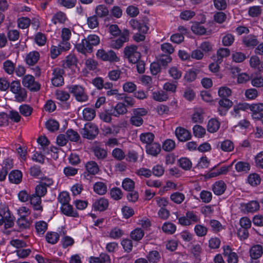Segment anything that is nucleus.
Wrapping results in <instances>:
<instances>
[{
	"label": "nucleus",
	"mask_w": 263,
	"mask_h": 263,
	"mask_svg": "<svg viewBox=\"0 0 263 263\" xmlns=\"http://www.w3.org/2000/svg\"><path fill=\"white\" fill-rule=\"evenodd\" d=\"M100 37L96 34H90L82 40L81 43L76 45L77 50L83 54L91 53L93 46H97L100 43Z\"/></svg>",
	"instance_id": "nucleus-1"
},
{
	"label": "nucleus",
	"mask_w": 263,
	"mask_h": 263,
	"mask_svg": "<svg viewBox=\"0 0 263 263\" xmlns=\"http://www.w3.org/2000/svg\"><path fill=\"white\" fill-rule=\"evenodd\" d=\"M10 91L14 95L15 101L18 102L25 101L27 98V91L21 86L18 80L12 81L9 87Z\"/></svg>",
	"instance_id": "nucleus-2"
},
{
	"label": "nucleus",
	"mask_w": 263,
	"mask_h": 263,
	"mask_svg": "<svg viewBox=\"0 0 263 263\" xmlns=\"http://www.w3.org/2000/svg\"><path fill=\"white\" fill-rule=\"evenodd\" d=\"M132 115L129 119L130 123L135 126L139 127L143 123L142 117L147 114V110L144 108H138L133 109Z\"/></svg>",
	"instance_id": "nucleus-3"
},
{
	"label": "nucleus",
	"mask_w": 263,
	"mask_h": 263,
	"mask_svg": "<svg viewBox=\"0 0 263 263\" xmlns=\"http://www.w3.org/2000/svg\"><path fill=\"white\" fill-rule=\"evenodd\" d=\"M138 47L136 45L126 46L124 49V57L129 62L135 63L141 58V53L138 51Z\"/></svg>",
	"instance_id": "nucleus-4"
},
{
	"label": "nucleus",
	"mask_w": 263,
	"mask_h": 263,
	"mask_svg": "<svg viewBox=\"0 0 263 263\" xmlns=\"http://www.w3.org/2000/svg\"><path fill=\"white\" fill-rule=\"evenodd\" d=\"M0 214L2 215L4 220V227L6 229L13 227L14 217L10 214L8 206L5 203H0Z\"/></svg>",
	"instance_id": "nucleus-5"
},
{
	"label": "nucleus",
	"mask_w": 263,
	"mask_h": 263,
	"mask_svg": "<svg viewBox=\"0 0 263 263\" xmlns=\"http://www.w3.org/2000/svg\"><path fill=\"white\" fill-rule=\"evenodd\" d=\"M67 88L69 91L74 96L77 101L83 102L88 100V96L82 86L74 85L69 86Z\"/></svg>",
	"instance_id": "nucleus-6"
},
{
	"label": "nucleus",
	"mask_w": 263,
	"mask_h": 263,
	"mask_svg": "<svg viewBox=\"0 0 263 263\" xmlns=\"http://www.w3.org/2000/svg\"><path fill=\"white\" fill-rule=\"evenodd\" d=\"M99 130L97 126L92 123L86 124L82 129L81 134L84 138L93 139L98 134Z\"/></svg>",
	"instance_id": "nucleus-7"
},
{
	"label": "nucleus",
	"mask_w": 263,
	"mask_h": 263,
	"mask_svg": "<svg viewBox=\"0 0 263 263\" xmlns=\"http://www.w3.org/2000/svg\"><path fill=\"white\" fill-rule=\"evenodd\" d=\"M98 58L104 61L118 62L120 59L117 57L115 51L112 50L106 51L103 49H99L97 53Z\"/></svg>",
	"instance_id": "nucleus-8"
},
{
	"label": "nucleus",
	"mask_w": 263,
	"mask_h": 263,
	"mask_svg": "<svg viewBox=\"0 0 263 263\" xmlns=\"http://www.w3.org/2000/svg\"><path fill=\"white\" fill-rule=\"evenodd\" d=\"M23 85L32 91H37L40 89L39 83L35 81L33 76L27 74L22 79Z\"/></svg>",
	"instance_id": "nucleus-9"
},
{
	"label": "nucleus",
	"mask_w": 263,
	"mask_h": 263,
	"mask_svg": "<svg viewBox=\"0 0 263 263\" xmlns=\"http://www.w3.org/2000/svg\"><path fill=\"white\" fill-rule=\"evenodd\" d=\"M129 32L127 29H124L120 37L111 41V46L115 49H119L123 45L124 43L129 40Z\"/></svg>",
	"instance_id": "nucleus-10"
},
{
	"label": "nucleus",
	"mask_w": 263,
	"mask_h": 263,
	"mask_svg": "<svg viewBox=\"0 0 263 263\" xmlns=\"http://www.w3.org/2000/svg\"><path fill=\"white\" fill-rule=\"evenodd\" d=\"M64 70L60 67L54 68L52 70V74L53 76L51 81L52 84L56 87H59L63 85Z\"/></svg>",
	"instance_id": "nucleus-11"
},
{
	"label": "nucleus",
	"mask_w": 263,
	"mask_h": 263,
	"mask_svg": "<svg viewBox=\"0 0 263 263\" xmlns=\"http://www.w3.org/2000/svg\"><path fill=\"white\" fill-rule=\"evenodd\" d=\"M71 35V30L67 28H64L61 31V37L62 41L60 43V46L62 49L69 50L70 48V44L68 42Z\"/></svg>",
	"instance_id": "nucleus-12"
},
{
	"label": "nucleus",
	"mask_w": 263,
	"mask_h": 263,
	"mask_svg": "<svg viewBox=\"0 0 263 263\" xmlns=\"http://www.w3.org/2000/svg\"><path fill=\"white\" fill-rule=\"evenodd\" d=\"M218 104V111L221 116L225 115L229 109L233 105L232 101L225 98L220 99Z\"/></svg>",
	"instance_id": "nucleus-13"
},
{
	"label": "nucleus",
	"mask_w": 263,
	"mask_h": 263,
	"mask_svg": "<svg viewBox=\"0 0 263 263\" xmlns=\"http://www.w3.org/2000/svg\"><path fill=\"white\" fill-rule=\"evenodd\" d=\"M127 112V109L124 103L119 102L114 107L110 108V114L116 117H119Z\"/></svg>",
	"instance_id": "nucleus-14"
},
{
	"label": "nucleus",
	"mask_w": 263,
	"mask_h": 263,
	"mask_svg": "<svg viewBox=\"0 0 263 263\" xmlns=\"http://www.w3.org/2000/svg\"><path fill=\"white\" fill-rule=\"evenodd\" d=\"M175 135L180 141H186L191 138V133L185 128L178 127L176 129Z\"/></svg>",
	"instance_id": "nucleus-15"
},
{
	"label": "nucleus",
	"mask_w": 263,
	"mask_h": 263,
	"mask_svg": "<svg viewBox=\"0 0 263 263\" xmlns=\"http://www.w3.org/2000/svg\"><path fill=\"white\" fill-rule=\"evenodd\" d=\"M108 204V200L101 197L94 201L92 207L95 211H104L107 209Z\"/></svg>",
	"instance_id": "nucleus-16"
},
{
	"label": "nucleus",
	"mask_w": 263,
	"mask_h": 263,
	"mask_svg": "<svg viewBox=\"0 0 263 263\" xmlns=\"http://www.w3.org/2000/svg\"><path fill=\"white\" fill-rule=\"evenodd\" d=\"M129 23L133 29L137 30L141 33H146L148 31V27L143 21L139 22L135 19H132Z\"/></svg>",
	"instance_id": "nucleus-17"
},
{
	"label": "nucleus",
	"mask_w": 263,
	"mask_h": 263,
	"mask_svg": "<svg viewBox=\"0 0 263 263\" xmlns=\"http://www.w3.org/2000/svg\"><path fill=\"white\" fill-rule=\"evenodd\" d=\"M242 43L247 47L253 48L257 45L259 42L255 35L249 34L243 38Z\"/></svg>",
	"instance_id": "nucleus-18"
},
{
	"label": "nucleus",
	"mask_w": 263,
	"mask_h": 263,
	"mask_svg": "<svg viewBox=\"0 0 263 263\" xmlns=\"http://www.w3.org/2000/svg\"><path fill=\"white\" fill-rule=\"evenodd\" d=\"M60 209L62 213L67 216L73 217L79 216L78 212L73 210L72 206L69 203L61 205Z\"/></svg>",
	"instance_id": "nucleus-19"
},
{
	"label": "nucleus",
	"mask_w": 263,
	"mask_h": 263,
	"mask_svg": "<svg viewBox=\"0 0 263 263\" xmlns=\"http://www.w3.org/2000/svg\"><path fill=\"white\" fill-rule=\"evenodd\" d=\"M29 200L31 204L32 205L35 210L42 211L43 208L41 205L42 201L41 197L35 194H33L30 195Z\"/></svg>",
	"instance_id": "nucleus-20"
},
{
	"label": "nucleus",
	"mask_w": 263,
	"mask_h": 263,
	"mask_svg": "<svg viewBox=\"0 0 263 263\" xmlns=\"http://www.w3.org/2000/svg\"><path fill=\"white\" fill-rule=\"evenodd\" d=\"M263 254V249L261 245L253 246L250 250V255L251 259H258Z\"/></svg>",
	"instance_id": "nucleus-21"
},
{
	"label": "nucleus",
	"mask_w": 263,
	"mask_h": 263,
	"mask_svg": "<svg viewBox=\"0 0 263 263\" xmlns=\"http://www.w3.org/2000/svg\"><path fill=\"white\" fill-rule=\"evenodd\" d=\"M146 153L153 156H157L161 152L160 145L157 143H154L146 145Z\"/></svg>",
	"instance_id": "nucleus-22"
},
{
	"label": "nucleus",
	"mask_w": 263,
	"mask_h": 263,
	"mask_svg": "<svg viewBox=\"0 0 263 263\" xmlns=\"http://www.w3.org/2000/svg\"><path fill=\"white\" fill-rule=\"evenodd\" d=\"M226 189V185L223 181L216 182L212 187V190L215 194L217 195H222Z\"/></svg>",
	"instance_id": "nucleus-23"
},
{
	"label": "nucleus",
	"mask_w": 263,
	"mask_h": 263,
	"mask_svg": "<svg viewBox=\"0 0 263 263\" xmlns=\"http://www.w3.org/2000/svg\"><path fill=\"white\" fill-rule=\"evenodd\" d=\"M220 126V122L216 119L213 118L208 123L207 130L210 133H214L219 129Z\"/></svg>",
	"instance_id": "nucleus-24"
},
{
	"label": "nucleus",
	"mask_w": 263,
	"mask_h": 263,
	"mask_svg": "<svg viewBox=\"0 0 263 263\" xmlns=\"http://www.w3.org/2000/svg\"><path fill=\"white\" fill-rule=\"evenodd\" d=\"M93 189L94 192L100 195L105 194L107 191V185L103 182H96L93 185Z\"/></svg>",
	"instance_id": "nucleus-25"
},
{
	"label": "nucleus",
	"mask_w": 263,
	"mask_h": 263,
	"mask_svg": "<svg viewBox=\"0 0 263 263\" xmlns=\"http://www.w3.org/2000/svg\"><path fill=\"white\" fill-rule=\"evenodd\" d=\"M40 58V54L37 51H32L28 53L26 57V63L29 65L36 64Z\"/></svg>",
	"instance_id": "nucleus-26"
},
{
	"label": "nucleus",
	"mask_w": 263,
	"mask_h": 263,
	"mask_svg": "<svg viewBox=\"0 0 263 263\" xmlns=\"http://www.w3.org/2000/svg\"><path fill=\"white\" fill-rule=\"evenodd\" d=\"M9 181L13 183H20L22 179V174L18 170L13 171L9 174Z\"/></svg>",
	"instance_id": "nucleus-27"
},
{
	"label": "nucleus",
	"mask_w": 263,
	"mask_h": 263,
	"mask_svg": "<svg viewBox=\"0 0 263 263\" xmlns=\"http://www.w3.org/2000/svg\"><path fill=\"white\" fill-rule=\"evenodd\" d=\"M85 167L88 173L91 175L97 174L99 168L97 163L95 161H89L85 165Z\"/></svg>",
	"instance_id": "nucleus-28"
},
{
	"label": "nucleus",
	"mask_w": 263,
	"mask_h": 263,
	"mask_svg": "<svg viewBox=\"0 0 263 263\" xmlns=\"http://www.w3.org/2000/svg\"><path fill=\"white\" fill-rule=\"evenodd\" d=\"M219 147L223 152H230L234 149V145L231 140H225L220 143Z\"/></svg>",
	"instance_id": "nucleus-29"
},
{
	"label": "nucleus",
	"mask_w": 263,
	"mask_h": 263,
	"mask_svg": "<svg viewBox=\"0 0 263 263\" xmlns=\"http://www.w3.org/2000/svg\"><path fill=\"white\" fill-rule=\"evenodd\" d=\"M152 97L155 101L163 102L168 99V95L166 92L163 91H156L153 92Z\"/></svg>",
	"instance_id": "nucleus-30"
},
{
	"label": "nucleus",
	"mask_w": 263,
	"mask_h": 263,
	"mask_svg": "<svg viewBox=\"0 0 263 263\" xmlns=\"http://www.w3.org/2000/svg\"><path fill=\"white\" fill-rule=\"evenodd\" d=\"M96 116V111L94 109L91 108H85L83 110V117L86 121H91L94 119Z\"/></svg>",
	"instance_id": "nucleus-31"
},
{
	"label": "nucleus",
	"mask_w": 263,
	"mask_h": 263,
	"mask_svg": "<svg viewBox=\"0 0 263 263\" xmlns=\"http://www.w3.org/2000/svg\"><path fill=\"white\" fill-rule=\"evenodd\" d=\"M162 229L163 232L167 234H173L176 230V227L172 222H166L163 223Z\"/></svg>",
	"instance_id": "nucleus-32"
},
{
	"label": "nucleus",
	"mask_w": 263,
	"mask_h": 263,
	"mask_svg": "<svg viewBox=\"0 0 263 263\" xmlns=\"http://www.w3.org/2000/svg\"><path fill=\"white\" fill-rule=\"evenodd\" d=\"M230 54V50L228 48H221L217 51V62L220 63L223 58H226Z\"/></svg>",
	"instance_id": "nucleus-33"
},
{
	"label": "nucleus",
	"mask_w": 263,
	"mask_h": 263,
	"mask_svg": "<svg viewBox=\"0 0 263 263\" xmlns=\"http://www.w3.org/2000/svg\"><path fill=\"white\" fill-rule=\"evenodd\" d=\"M245 209L248 212H254L259 209V204L257 201H251L244 205Z\"/></svg>",
	"instance_id": "nucleus-34"
},
{
	"label": "nucleus",
	"mask_w": 263,
	"mask_h": 263,
	"mask_svg": "<svg viewBox=\"0 0 263 263\" xmlns=\"http://www.w3.org/2000/svg\"><path fill=\"white\" fill-rule=\"evenodd\" d=\"M154 135L152 133H144L141 134L140 136V139L143 143L147 144V145L151 144L153 141Z\"/></svg>",
	"instance_id": "nucleus-35"
},
{
	"label": "nucleus",
	"mask_w": 263,
	"mask_h": 263,
	"mask_svg": "<svg viewBox=\"0 0 263 263\" xmlns=\"http://www.w3.org/2000/svg\"><path fill=\"white\" fill-rule=\"evenodd\" d=\"M16 223L19 227L20 231L27 229L30 227V222L25 217V216H22L16 221Z\"/></svg>",
	"instance_id": "nucleus-36"
},
{
	"label": "nucleus",
	"mask_w": 263,
	"mask_h": 263,
	"mask_svg": "<svg viewBox=\"0 0 263 263\" xmlns=\"http://www.w3.org/2000/svg\"><path fill=\"white\" fill-rule=\"evenodd\" d=\"M3 68L7 74H12L14 72L15 65L11 61L7 60L3 63Z\"/></svg>",
	"instance_id": "nucleus-37"
},
{
	"label": "nucleus",
	"mask_w": 263,
	"mask_h": 263,
	"mask_svg": "<svg viewBox=\"0 0 263 263\" xmlns=\"http://www.w3.org/2000/svg\"><path fill=\"white\" fill-rule=\"evenodd\" d=\"M93 152L98 159H104L107 155V151L104 148L99 146L95 147Z\"/></svg>",
	"instance_id": "nucleus-38"
},
{
	"label": "nucleus",
	"mask_w": 263,
	"mask_h": 263,
	"mask_svg": "<svg viewBox=\"0 0 263 263\" xmlns=\"http://www.w3.org/2000/svg\"><path fill=\"white\" fill-rule=\"evenodd\" d=\"M97 16L103 17L108 14L109 11L107 8L104 5H100L97 6L95 10Z\"/></svg>",
	"instance_id": "nucleus-39"
},
{
	"label": "nucleus",
	"mask_w": 263,
	"mask_h": 263,
	"mask_svg": "<svg viewBox=\"0 0 263 263\" xmlns=\"http://www.w3.org/2000/svg\"><path fill=\"white\" fill-rule=\"evenodd\" d=\"M35 227L39 234H43L47 229L48 224L44 221H39L35 222Z\"/></svg>",
	"instance_id": "nucleus-40"
},
{
	"label": "nucleus",
	"mask_w": 263,
	"mask_h": 263,
	"mask_svg": "<svg viewBox=\"0 0 263 263\" xmlns=\"http://www.w3.org/2000/svg\"><path fill=\"white\" fill-rule=\"evenodd\" d=\"M235 169L238 172H247L250 169V165L247 162L239 161L235 164Z\"/></svg>",
	"instance_id": "nucleus-41"
},
{
	"label": "nucleus",
	"mask_w": 263,
	"mask_h": 263,
	"mask_svg": "<svg viewBox=\"0 0 263 263\" xmlns=\"http://www.w3.org/2000/svg\"><path fill=\"white\" fill-rule=\"evenodd\" d=\"M157 59L158 63L163 66L167 65L172 61V58L168 54H160L158 55Z\"/></svg>",
	"instance_id": "nucleus-42"
},
{
	"label": "nucleus",
	"mask_w": 263,
	"mask_h": 263,
	"mask_svg": "<svg viewBox=\"0 0 263 263\" xmlns=\"http://www.w3.org/2000/svg\"><path fill=\"white\" fill-rule=\"evenodd\" d=\"M66 20V16L65 13L62 12H58L55 13L52 17V22L54 24H57L58 22L60 23H64Z\"/></svg>",
	"instance_id": "nucleus-43"
},
{
	"label": "nucleus",
	"mask_w": 263,
	"mask_h": 263,
	"mask_svg": "<svg viewBox=\"0 0 263 263\" xmlns=\"http://www.w3.org/2000/svg\"><path fill=\"white\" fill-rule=\"evenodd\" d=\"M46 239L48 243H56L59 239V235L56 232H48L46 235Z\"/></svg>",
	"instance_id": "nucleus-44"
},
{
	"label": "nucleus",
	"mask_w": 263,
	"mask_h": 263,
	"mask_svg": "<svg viewBox=\"0 0 263 263\" xmlns=\"http://www.w3.org/2000/svg\"><path fill=\"white\" fill-rule=\"evenodd\" d=\"M194 231L198 236L203 237L206 235L208 228L203 225L197 224L194 228Z\"/></svg>",
	"instance_id": "nucleus-45"
},
{
	"label": "nucleus",
	"mask_w": 263,
	"mask_h": 263,
	"mask_svg": "<svg viewBox=\"0 0 263 263\" xmlns=\"http://www.w3.org/2000/svg\"><path fill=\"white\" fill-rule=\"evenodd\" d=\"M144 234L141 229L137 228L131 232L130 237L133 240L139 241L143 238Z\"/></svg>",
	"instance_id": "nucleus-46"
},
{
	"label": "nucleus",
	"mask_w": 263,
	"mask_h": 263,
	"mask_svg": "<svg viewBox=\"0 0 263 263\" xmlns=\"http://www.w3.org/2000/svg\"><path fill=\"white\" fill-rule=\"evenodd\" d=\"M193 130L194 135L198 138L203 137L206 133L205 128L199 125H195L193 127Z\"/></svg>",
	"instance_id": "nucleus-47"
},
{
	"label": "nucleus",
	"mask_w": 263,
	"mask_h": 263,
	"mask_svg": "<svg viewBox=\"0 0 263 263\" xmlns=\"http://www.w3.org/2000/svg\"><path fill=\"white\" fill-rule=\"evenodd\" d=\"M176 144L174 141L172 139H167L162 144V149L166 152H171L175 147Z\"/></svg>",
	"instance_id": "nucleus-48"
},
{
	"label": "nucleus",
	"mask_w": 263,
	"mask_h": 263,
	"mask_svg": "<svg viewBox=\"0 0 263 263\" xmlns=\"http://www.w3.org/2000/svg\"><path fill=\"white\" fill-rule=\"evenodd\" d=\"M171 199L175 203L177 204L181 203L185 198L183 194L180 192H175L171 195Z\"/></svg>",
	"instance_id": "nucleus-49"
},
{
	"label": "nucleus",
	"mask_w": 263,
	"mask_h": 263,
	"mask_svg": "<svg viewBox=\"0 0 263 263\" xmlns=\"http://www.w3.org/2000/svg\"><path fill=\"white\" fill-rule=\"evenodd\" d=\"M248 183L252 186H256L260 182V178L259 176L256 174H252L249 176L248 178Z\"/></svg>",
	"instance_id": "nucleus-50"
},
{
	"label": "nucleus",
	"mask_w": 263,
	"mask_h": 263,
	"mask_svg": "<svg viewBox=\"0 0 263 263\" xmlns=\"http://www.w3.org/2000/svg\"><path fill=\"white\" fill-rule=\"evenodd\" d=\"M148 260L153 263H156L159 261L161 256L157 251H152L149 253L147 256Z\"/></svg>",
	"instance_id": "nucleus-51"
},
{
	"label": "nucleus",
	"mask_w": 263,
	"mask_h": 263,
	"mask_svg": "<svg viewBox=\"0 0 263 263\" xmlns=\"http://www.w3.org/2000/svg\"><path fill=\"white\" fill-rule=\"evenodd\" d=\"M46 127L51 132H54L59 129V124L57 121L50 119L46 122Z\"/></svg>",
	"instance_id": "nucleus-52"
},
{
	"label": "nucleus",
	"mask_w": 263,
	"mask_h": 263,
	"mask_svg": "<svg viewBox=\"0 0 263 263\" xmlns=\"http://www.w3.org/2000/svg\"><path fill=\"white\" fill-rule=\"evenodd\" d=\"M58 201L61 203V205L69 203L70 197L69 194L67 192H61L58 196Z\"/></svg>",
	"instance_id": "nucleus-53"
},
{
	"label": "nucleus",
	"mask_w": 263,
	"mask_h": 263,
	"mask_svg": "<svg viewBox=\"0 0 263 263\" xmlns=\"http://www.w3.org/2000/svg\"><path fill=\"white\" fill-rule=\"evenodd\" d=\"M122 187L126 191H132L135 187V182L129 178H125L122 182Z\"/></svg>",
	"instance_id": "nucleus-54"
},
{
	"label": "nucleus",
	"mask_w": 263,
	"mask_h": 263,
	"mask_svg": "<svg viewBox=\"0 0 263 263\" xmlns=\"http://www.w3.org/2000/svg\"><path fill=\"white\" fill-rule=\"evenodd\" d=\"M55 96L57 99L61 101H66L70 98L69 93L62 90H58L56 91Z\"/></svg>",
	"instance_id": "nucleus-55"
},
{
	"label": "nucleus",
	"mask_w": 263,
	"mask_h": 263,
	"mask_svg": "<svg viewBox=\"0 0 263 263\" xmlns=\"http://www.w3.org/2000/svg\"><path fill=\"white\" fill-rule=\"evenodd\" d=\"M32 110V108L27 104L22 105L19 107L20 113L25 117L29 116L31 114Z\"/></svg>",
	"instance_id": "nucleus-56"
},
{
	"label": "nucleus",
	"mask_w": 263,
	"mask_h": 263,
	"mask_svg": "<svg viewBox=\"0 0 263 263\" xmlns=\"http://www.w3.org/2000/svg\"><path fill=\"white\" fill-rule=\"evenodd\" d=\"M110 194L114 199L116 200H119L122 197V192L119 187H114L110 190Z\"/></svg>",
	"instance_id": "nucleus-57"
},
{
	"label": "nucleus",
	"mask_w": 263,
	"mask_h": 263,
	"mask_svg": "<svg viewBox=\"0 0 263 263\" xmlns=\"http://www.w3.org/2000/svg\"><path fill=\"white\" fill-rule=\"evenodd\" d=\"M234 36L230 33L224 35L222 39V43L224 46H231L234 41Z\"/></svg>",
	"instance_id": "nucleus-58"
},
{
	"label": "nucleus",
	"mask_w": 263,
	"mask_h": 263,
	"mask_svg": "<svg viewBox=\"0 0 263 263\" xmlns=\"http://www.w3.org/2000/svg\"><path fill=\"white\" fill-rule=\"evenodd\" d=\"M192 31L197 34L202 35L205 33L206 29L199 23L195 24L192 26Z\"/></svg>",
	"instance_id": "nucleus-59"
},
{
	"label": "nucleus",
	"mask_w": 263,
	"mask_h": 263,
	"mask_svg": "<svg viewBox=\"0 0 263 263\" xmlns=\"http://www.w3.org/2000/svg\"><path fill=\"white\" fill-rule=\"evenodd\" d=\"M200 197L203 202L209 203L212 199V194L209 191L203 190L200 194Z\"/></svg>",
	"instance_id": "nucleus-60"
},
{
	"label": "nucleus",
	"mask_w": 263,
	"mask_h": 263,
	"mask_svg": "<svg viewBox=\"0 0 263 263\" xmlns=\"http://www.w3.org/2000/svg\"><path fill=\"white\" fill-rule=\"evenodd\" d=\"M46 40L45 35L41 32L37 33L34 37L35 42L39 46L44 45Z\"/></svg>",
	"instance_id": "nucleus-61"
},
{
	"label": "nucleus",
	"mask_w": 263,
	"mask_h": 263,
	"mask_svg": "<svg viewBox=\"0 0 263 263\" xmlns=\"http://www.w3.org/2000/svg\"><path fill=\"white\" fill-rule=\"evenodd\" d=\"M88 27L90 29H94L99 25V22L96 15L89 16L87 20Z\"/></svg>",
	"instance_id": "nucleus-62"
},
{
	"label": "nucleus",
	"mask_w": 263,
	"mask_h": 263,
	"mask_svg": "<svg viewBox=\"0 0 263 263\" xmlns=\"http://www.w3.org/2000/svg\"><path fill=\"white\" fill-rule=\"evenodd\" d=\"M66 135L67 139L71 141H78L80 138L78 133L71 129H69L67 130Z\"/></svg>",
	"instance_id": "nucleus-63"
},
{
	"label": "nucleus",
	"mask_w": 263,
	"mask_h": 263,
	"mask_svg": "<svg viewBox=\"0 0 263 263\" xmlns=\"http://www.w3.org/2000/svg\"><path fill=\"white\" fill-rule=\"evenodd\" d=\"M197 77V72L194 69H190L187 71L184 77V79L186 82H193L194 81Z\"/></svg>",
	"instance_id": "nucleus-64"
}]
</instances>
